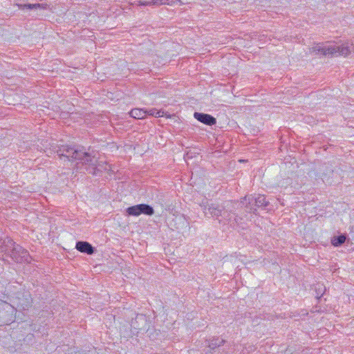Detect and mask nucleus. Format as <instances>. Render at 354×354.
I'll return each mask as SVG.
<instances>
[{
  "mask_svg": "<svg viewBox=\"0 0 354 354\" xmlns=\"http://www.w3.org/2000/svg\"><path fill=\"white\" fill-rule=\"evenodd\" d=\"M205 214L207 216L210 215L212 217L218 219V217L221 215V210L217 207L210 206L207 209H205Z\"/></svg>",
  "mask_w": 354,
  "mask_h": 354,
  "instance_id": "nucleus-12",
  "label": "nucleus"
},
{
  "mask_svg": "<svg viewBox=\"0 0 354 354\" xmlns=\"http://www.w3.org/2000/svg\"><path fill=\"white\" fill-rule=\"evenodd\" d=\"M348 50L346 47H337V46H326L322 44H317L310 48L311 53L332 56L345 55L348 53Z\"/></svg>",
  "mask_w": 354,
  "mask_h": 354,
  "instance_id": "nucleus-3",
  "label": "nucleus"
},
{
  "mask_svg": "<svg viewBox=\"0 0 354 354\" xmlns=\"http://www.w3.org/2000/svg\"><path fill=\"white\" fill-rule=\"evenodd\" d=\"M164 112L160 110H157L156 109H151L149 111H147V115H152L156 118H160L163 116Z\"/></svg>",
  "mask_w": 354,
  "mask_h": 354,
  "instance_id": "nucleus-13",
  "label": "nucleus"
},
{
  "mask_svg": "<svg viewBox=\"0 0 354 354\" xmlns=\"http://www.w3.org/2000/svg\"><path fill=\"white\" fill-rule=\"evenodd\" d=\"M225 91H227V92H230V89H229V86H225Z\"/></svg>",
  "mask_w": 354,
  "mask_h": 354,
  "instance_id": "nucleus-22",
  "label": "nucleus"
},
{
  "mask_svg": "<svg viewBox=\"0 0 354 354\" xmlns=\"http://www.w3.org/2000/svg\"><path fill=\"white\" fill-rule=\"evenodd\" d=\"M227 212H223V218L224 217V218L225 220H227L229 221V223H231V222H233L234 221L235 223H236V216L235 215L234 213H227V215L226 216Z\"/></svg>",
  "mask_w": 354,
  "mask_h": 354,
  "instance_id": "nucleus-14",
  "label": "nucleus"
},
{
  "mask_svg": "<svg viewBox=\"0 0 354 354\" xmlns=\"http://www.w3.org/2000/svg\"><path fill=\"white\" fill-rule=\"evenodd\" d=\"M40 6H41V5L39 3H36V4L28 3V4H24L22 6L23 8H28V9H34V8H39Z\"/></svg>",
  "mask_w": 354,
  "mask_h": 354,
  "instance_id": "nucleus-15",
  "label": "nucleus"
},
{
  "mask_svg": "<svg viewBox=\"0 0 354 354\" xmlns=\"http://www.w3.org/2000/svg\"><path fill=\"white\" fill-rule=\"evenodd\" d=\"M58 156L64 157L68 160H79L82 164L85 165L86 170L89 174L97 175L98 172L104 170H109V166L106 162H99L95 156L84 151L81 149H75L68 145H62L57 150Z\"/></svg>",
  "mask_w": 354,
  "mask_h": 354,
  "instance_id": "nucleus-1",
  "label": "nucleus"
},
{
  "mask_svg": "<svg viewBox=\"0 0 354 354\" xmlns=\"http://www.w3.org/2000/svg\"><path fill=\"white\" fill-rule=\"evenodd\" d=\"M151 5L158 6V5H160V4L159 0H151Z\"/></svg>",
  "mask_w": 354,
  "mask_h": 354,
  "instance_id": "nucleus-19",
  "label": "nucleus"
},
{
  "mask_svg": "<svg viewBox=\"0 0 354 354\" xmlns=\"http://www.w3.org/2000/svg\"><path fill=\"white\" fill-rule=\"evenodd\" d=\"M347 239L346 234H341L338 236H334L331 238V244L335 247H339L342 245Z\"/></svg>",
  "mask_w": 354,
  "mask_h": 354,
  "instance_id": "nucleus-8",
  "label": "nucleus"
},
{
  "mask_svg": "<svg viewBox=\"0 0 354 354\" xmlns=\"http://www.w3.org/2000/svg\"><path fill=\"white\" fill-rule=\"evenodd\" d=\"M129 215L138 216L141 214L151 216L154 213L153 207L147 204H139L127 209Z\"/></svg>",
  "mask_w": 354,
  "mask_h": 354,
  "instance_id": "nucleus-4",
  "label": "nucleus"
},
{
  "mask_svg": "<svg viewBox=\"0 0 354 354\" xmlns=\"http://www.w3.org/2000/svg\"><path fill=\"white\" fill-rule=\"evenodd\" d=\"M129 114L135 119H143L147 115V111L142 109H133L130 111Z\"/></svg>",
  "mask_w": 354,
  "mask_h": 354,
  "instance_id": "nucleus-11",
  "label": "nucleus"
},
{
  "mask_svg": "<svg viewBox=\"0 0 354 354\" xmlns=\"http://www.w3.org/2000/svg\"><path fill=\"white\" fill-rule=\"evenodd\" d=\"M244 201H248V203L251 205L252 202H254V206L257 207H266L269 202L266 201V196L261 194H251L244 197Z\"/></svg>",
  "mask_w": 354,
  "mask_h": 354,
  "instance_id": "nucleus-5",
  "label": "nucleus"
},
{
  "mask_svg": "<svg viewBox=\"0 0 354 354\" xmlns=\"http://www.w3.org/2000/svg\"><path fill=\"white\" fill-rule=\"evenodd\" d=\"M174 221L176 224V228L177 230L182 229L183 227H186L187 225V221H186V218L183 215H178L176 216L174 218Z\"/></svg>",
  "mask_w": 354,
  "mask_h": 354,
  "instance_id": "nucleus-10",
  "label": "nucleus"
},
{
  "mask_svg": "<svg viewBox=\"0 0 354 354\" xmlns=\"http://www.w3.org/2000/svg\"><path fill=\"white\" fill-rule=\"evenodd\" d=\"M169 0H159L160 5H168Z\"/></svg>",
  "mask_w": 354,
  "mask_h": 354,
  "instance_id": "nucleus-20",
  "label": "nucleus"
},
{
  "mask_svg": "<svg viewBox=\"0 0 354 354\" xmlns=\"http://www.w3.org/2000/svg\"><path fill=\"white\" fill-rule=\"evenodd\" d=\"M194 116L197 120L205 124L210 126L216 124V118L209 114L195 112Z\"/></svg>",
  "mask_w": 354,
  "mask_h": 354,
  "instance_id": "nucleus-6",
  "label": "nucleus"
},
{
  "mask_svg": "<svg viewBox=\"0 0 354 354\" xmlns=\"http://www.w3.org/2000/svg\"><path fill=\"white\" fill-rule=\"evenodd\" d=\"M0 248L2 252H4L17 263L30 261V257L28 252L21 245L16 244L9 237L0 240Z\"/></svg>",
  "mask_w": 354,
  "mask_h": 354,
  "instance_id": "nucleus-2",
  "label": "nucleus"
},
{
  "mask_svg": "<svg viewBox=\"0 0 354 354\" xmlns=\"http://www.w3.org/2000/svg\"><path fill=\"white\" fill-rule=\"evenodd\" d=\"M176 2H179L180 3V5L182 4V2L180 0H169L168 1V5L169 6H173L174 5Z\"/></svg>",
  "mask_w": 354,
  "mask_h": 354,
  "instance_id": "nucleus-18",
  "label": "nucleus"
},
{
  "mask_svg": "<svg viewBox=\"0 0 354 354\" xmlns=\"http://www.w3.org/2000/svg\"><path fill=\"white\" fill-rule=\"evenodd\" d=\"M235 204L237 205L245 206V212L248 213H255L257 210V207L254 206V202H252L250 205L248 203V201H244V198L239 203H235Z\"/></svg>",
  "mask_w": 354,
  "mask_h": 354,
  "instance_id": "nucleus-9",
  "label": "nucleus"
},
{
  "mask_svg": "<svg viewBox=\"0 0 354 354\" xmlns=\"http://www.w3.org/2000/svg\"><path fill=\"white\" fill-rule=\"evenodd\" d=\"M217 346H218V344H213V343H212L211 344H209V346L212 349L215 348Z\"/></svg>",
  "mask_w": 354,
  "mask_h": 354,
  "instance_id": "nucleus-21",
  "label": "nucleus"
},
{
  "mask_svg": "<svg viewBox=\"0 0 354 354\" xmlns=\"http://www.w3.org/2000/svg\"><path fill=\"white\" fill-rule=\"evenodd\" d=\"M139 6H151V1H138Z\"/></svg>",
  "mask_w": 354,
  "mask_h": 354,
  "instance_id": "nucleus-17",
  "label": "nucleus"
},
{
  "mask_svg": "<svg viewBox=\"0 0 354 354\" xmlns=\"http://www.w3.org/2000/svg\"><path fill=\"white\" fill-rule=\"evenodd\" d=\"M75 248L80 252L86 253L87 254H92L95 252V248L86 241H77L76 243Z\"/></svg>",
  "mask_w": 354,
  "mask_h": 354,
  "instance_id": "nucleus-7",
  "label": "nucleus"
},
{
  "mask_svg": "<svg viewBox=\"0 0 354 354\" xmlns=\"http://www.w3.org/2000/svg\"><path fill=\"white\" fill-rule=\"evenodd\" d=\"M337 47H346L348 48V49L349 50L348 53L345 55H344V57L348 55H351V54H354V46H351V47H349L348 46H344V45H342V46H337Z\"/></svg>",
  "mask_w": 354,
  "mask_h": 354,
  "instance_id": "nucleus-16",
  "label": "nucleus"
}]
</instances>
